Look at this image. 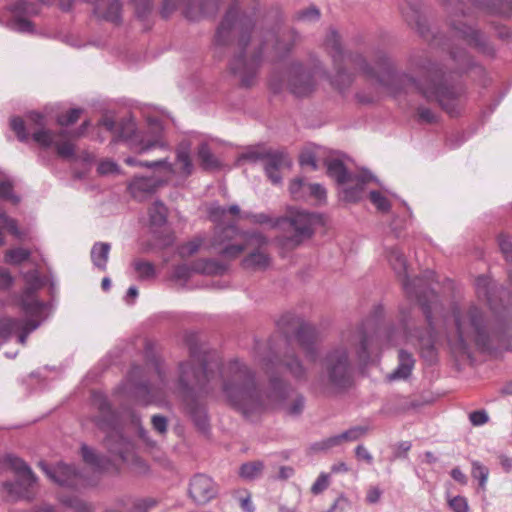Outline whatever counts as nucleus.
<instances>
[{"mask_svg":"<svg viewBox=\"0 0 512 512\" xmlns=\"http://www.w3.org/2000/svg\"><path fill=\"white\" fill-rule=\"evenodd\" d=\"M370 201L376 206L381 212H388L391 204L389 200L383 196L379 191L373 190L369 194Z\"/></svg>","mask_w":512,"mask_h":512,"instance_id":"obj_59","label":"nucleus"},{"mask_svg":"<svg viewBox=\"0 0 512 512\" xmlns=\"http://www.w3.org/2000/svg\"><path fill=\"white\" fill-rule=\"evenodd\" d=\"M91 403L97 410V414L92 417V422L98 429L106 433L104 446L112 455L126 461L128 442L119 429V413L112 407L106 394L101 391L92 392Z\"/></svg>","mask_w":512,"mask_h":512,"instance_id":"obj_7","label":"nucleus"},{"mask_svg":"<svg viewBox=\"0 0 512 512\" xmlns=\"http://www.w3.org/2000/svg\"><path fill=\"white\" fill-rule=\"evenodd\" d=\"M132 266L135 272L138 274V279L140 281L152 280L156 276L155 266L149 261L143 259H135L132 262Z\"/></svg>","mask_w":512,"mask_h":512,"instance_id":"obj_42","label":"nucleus"},{"mask_svg":"<svg viewBox=\"0 0 512 512\" xmlns=\"http://www.w3.org/2000/svg\"><path fill=\"white\" fill-rule=\"evenodd\" d=\"M60 501L64 506L74 510L75 512H94L90 503L75 495H63L61 496Z\"/></svg>","mask_w":512,"mask_h":512,"instance_id":"obj_45","label":"nucleus"},{"mask_svg":"<svg viewBox=\"0 0 512 512\" xmlns=\"http://www.w3.org/2000/svg\"><path fill=\"white\" fill-rule=\"evenodd\" d=\"M4 228H6L8 230V232L13 235L15 238L19 239V240H25L27 239L28 237V233L26 231H23V230H20L18 228V224H17V221L14 219V218H11L9 217L8 215H6L2 220H1Z\"/></svg>","mask_w":512,"mask_h":512,"instance_id":"obj_54","label":"nucleus"},{"mask_svg":"<svg viewBox=\"0 0 512 512\" xmlns=\"http://www.w3.org/2000/svg\"><path fill=\"white\" fill-rule=\"evenodd\" d=\"M9 25L13 30L21 33H33L34 31L33 23L23 16H15Z\"/></svg>","mask_w":512,"mask_h":512,"instance_id":"obj_55","label":"nucleus"},{"mask_svg":"<svg viewBox=\"0 0 512 512\" xmlns=\"http://www.w3.org/2000/svg\"><path fill=\"white\" fill-rule=\"evenodd\" d=\"M197 158L204 171H216L222 166L221 162L211 151L206 142H202L197 149Z\"/></svg>","mask_w":512,"mask_h":512,"instance_id":"obj_35","label":"nucleus"},{"mask_svg":"<svg viewBox=\"0 0 512 512\" xmlns=\"http://www.w3.org/2000/svg\"><path fill=\"white\" fill-rule=\"evenodd\" d=\"M320 221V215L306 211H290L289 215L278 218L273 226L283 229L276 238L283 249L293 250L314 234V225Z\"/></svg>","mask_w":512,"mask_h":512,"instance_id":"obj_9","label":"nucleus"},{"mask_svg":"<svg viewBox=\"0 0 512 512\" xmlns=\"http://www.w3.org/2000/svg\"><path fill=\"white\" fill-rule=\"evenodd\" d=\"M42 471L55 483L60 486L74 488L77 481L81 478L79 469L74 465H68L63 462L57 463L56 466L50 467L45 462H39Z\"/></svg>","mask_w":512,"mask_h":512,"instance_id":"obj_18","label":"nucleus"},{"mask_svg":"<svg viewBox=\"0 0 512 512\" xmlns=\"http://www.w3.org/2000/svg\"><path fill=\"white\" fill-rule=\"evenodd\" d=\"M387 260L401 280L402 287L409 298H415L427 322V327L411 328L407 322H403V329L407 339L416 345L420 357L429 365L436 363L438 349L436 347L437 331L434 316L443 310L440 296L431 287L434 277L433 271H426L423 277L410 280L407 274L406 257L398 247H390L386 250Z\"/></svg>","mask_w":512,"mask_h":512,"instance_id":"obj_4","label":"nucleus"},{"mask_svg":"<svg viewBox=\"0 0 512 512\" xmlns=\"http://www.w3.org/2000/svg\"><path fill=\"white\" fill-rule=\"evenodd\" d=\"M267 149L264 150H258L255 148H249L245 152L239 155L237 158V165H240L243 161H249L252 163H256L258 161H264V158L266 156Z\"/></svg>","mask_w":512,"mask_h":512,"instance_id":"obj_52","label":"nucleus"},{"mask_svg":"<svg viewBox=\"0 0 512 512\" xmlns=\"http://www.w3.org/2000/svg\"><path fill=\"white\" fill-rule=\"evenodd\" d=\"M287 87L284 77L280 72L273 71L269 77V88L274 94L281 93Z\"/></svg>","mask_w":512,"mask_h":512,"instance_id":"obj_61","label":"nucleus"},{"mask_svg":"<svg viewBox=\"0 0 512 512\" xmlns=\"http://www.w3.org/2000/svg\"><path fill=\"white\" fill-rule=\"evenodd\" d=\"M471 465H472V470H471L472 477L474 479L478 480L479 488H481L482 490H485L488 476H489V469L477 460L472 461Z\"/></svg>","mask_w":512,"mask_h":512,"instance_id":"obj_48","label":"nucleus"},{"mask_svg":"<svg viewBox=\"0 0 512 512\" xmlns=\"http://www.w3.org/2000/svg\"><path fill=\"white\" fill-rule=\"evenodd\" d=\"M258 4L250 10L243 9L240 0H232L217 25L213 37V54L222 60L227 50L233 47L229 60L230 72L239 78L242 88H251L263 63V54L269 42L274 41L273 49L278 58L286 57L300 35L295 29H289L282 42L273 30L256 31Z\"/></svg>","mask_w":512,"mask_h":512,"instance_id":"obj_2","label":"nucleus"},{"mask_svg":"<svg viewBox=\"0 0 512 512\" xmlns=\"http://www.w3.org/2000/svg\"><path fill=\"white\" fill-rule=\"evenodd\" d=\"M31 257V251L29 249L23 247H16L12 249H8L5 252L4 260L7 264L10 265H20L23 262H26Z\"/></svg>","mask_w":512,"mask_h":512,"instance_id":"obj_44","label":"nucleus"},{"mask_svg":"<svg viewBox=\"0 0 512 512\" xmlns=\"http://www.w3.org/2000/svg\"><path fill=\"white\" fill-rule=\"evenodd\" d=\"M340 441L337 435L328 437L326 439L314 442L310 446V450L312 452L318 453V452H327L328 450L339 446Z\"/></svg>","mask_w":512,"mask_h":512,"instance_id":"obj_53","label":"nucleus"},{"mask_svg":"<svg viewBox=\"0 0 512 512\" xmlns=\"http://www.w3.org/2000/svg\"><path fill=\"white\" fill-rule=\"evenodd\" d=\"M292 160L288 153L283 150L267 149L266 156L263 161V169L267 178L274 184L282 183L280 172L283 169H290Z\"/></svg>","mask_w":512,"mask_h":512,"instance_id":"obj_17","label":"nucleus"},{"mask_svg":"<svg viewBox=\"0 0 512 512\" xmlns=\"http://www.w3.org/2000/svg\"><path fill=\"white\" fill-rule=\"evenodd\" d=\"M416 115L420 123L433 124L437 122V116L430 108L419 106L416 109Z\"/></svg>","mask_w":512,"mask_h":512,"instance_id":"obj_64","label":"nucleus"},{"mask_svg":"<svg viewBox=\"0 0 512 512\" xmlns=\"http://www.w3.org/2000/svg\"><path fill=\"white\" fill-rule=\"evenodd\" d=\"M314 74L300 62H293L287 69V88L296 97L310 95L315 89Z\"/></svg>","mask_w":512,"mask_h":512,"instance_id":"obj_13","label":"nucleus"},{"mask_svg":"<svg viewBox=\"0 0 512 512\" xmlns=\"http://www.w3.org/2000/svg\"><path fill=\"white\" fill-rule=\"evenodd\" d=\"M293 339L296 340L308 358L314 360L317 357L316 343L319 339V331L314 325L305 322L299 327Z\"/></svg>","mask_w":512,"mask_h":512,"instance_id":"obj_24","label":"nucleus"},{"mask_svg":"<svg viewBox=\"0 0 512 512\" xmlns=\"http://www.w3.org/2000/svg\"><path fill=\"white\" fill-rule=\"evenodd\" d=\"M244 249V244L228 243L223 245V247L218 251V253L223 257L236 258L244 251Z\"/></svg>","mask_w":512,"mask_h":512,"instance_id":"obj_60","label":"nucleus"},{"mask_svg":"<svg viewBox=\"0 0 512 512\" xmlns=\"http://www.w3.org/2000/svg\"><path fill=\"white\" fill-rule=\"evenodd\" d=\"M204 396L182 398L185 410L194 426L202 433L210 430L209 416L206 405L201 401Z\"/></svg>","mask_w":512,"mask_h":512,"instance_id":"obj_20","label":"nucleus"},{"mask_svg":"<svg viewBox=\"0 0 512 512\" xmlns=\"http://www.w3.org/2000/svg\"><path fill=\"white\" fill-rule=\"evenodd\" d=\"M25 286L17 297V305L24 315L46 316L52 309L58 287L55 275L48 269L45 276H41L37 269L29 270L23 275Z\"/></svg>","mask_w":512,"mask_h":512,"instance_id":"obj_6","label":"nucleus"},{"mask_svg":"<svg viewBox=\"0 0 512 512\" xmlns=\"http://www.w3.org/2000/svg\"><path fill=\"white\" fill-rule=\"evenodd\" d=\"M149 129L153 134L152 138H147L137 132L135 124L129 122L126 126L121 127L119 137L124 140L132 150L140 154L153 148L162 147L161 135L163 127L160 120L156 118L149 119Z\"/></svg>","mask_w":512,"mask_h":512,"instance_id":"obj_10","label":"nucleus"},{"mask_svg":"<svg viewBox=\"0 0 512 512\" xmlns=\"http://www.w3.org/2000/svg\"><path fill=\"white\" fill-rule=\"evenodd\" d=\"M470 3L481 10L491 14L504 16L512 15V0H469Z\"/></svg>","mask_w":512,"mask_h":512,"instance_id":"obj_31","label":"nucleus"},{"mask_svg":"<svg viewBox=\"0 0 512 512\" xmlns=\"http://www.w3.org/2000/svg\"><path fill=\"white\" fill-rule=\"evenodd\" d=\"M321 12L315 5H311L308 8L301 9L296 12L295 18L298 21L315 23L320 20Z\"/></svg>","mask_w":512,"mask_h":512,"instance_id":"obj_50","label":"nucleus"},{"mask_svg":"<svg viewBox=\"0 0 512 512\" xmlns=\"http://www.w3.org/2000/svg\"><path fill=\"white\" fill-rule=\"evenodd\" d=\"M325 166L328 176L334 179L339 185H344L354 180V174L348 171L347 167L340 159H327Z\"/></svg>","mask_w":512,"mask_h":512,"instance_id":"obj_30","label":"nucleus"},{"mask_svg":"<svg viewBox=\"0 0 512 512\" xmlns=\"http://www.w3.org/2000/svg\"><path fill=\"white\" fill-rule=\"evenodd\" d=\"M222 0H198L195 4L193 0H182L185 4L184 16L190 21H198L204 17L215 16L220 8Z\"/></svg>","mask_w":512,"mask_h":512,"instance_id":"obj_23","label":"nucleus"},{"mask_svg":"<svg viewBox=\"0 0 512 512\" xmlns=\"http://www.w3.org/2000/svg\"><path fill=\"white\" fill-rule=\"evenodd\" d=\"M191 142L188 140H182L176 148V160L182 164V172L186 175H190L193 170V164L191 160Z\"/></svg>","mask_w":512,"mask_h":512,"instance_id":"obj_39","label":"nucleus"},{"mask_svg":"<svg viewBox=\"0 0 512 512\" xmlns=\"http://www.w3.org/2000/svg\"><path fill=\"white\" fill-rule=\"evenodd\" d=\"M290 384L283 378L271 375L267 397L274 403L283 404L289 396Z\"/></svg>","mask_w":512,"mask_h":512,"instance_id":"obj_32","label":"nucleus"},{"mask_svg":"<svg viewBox=\"0 0 512 512\" xmlns=\"http://www.w3.org/2000/svg\"><path fill=\"white\" fill-rule=\"evenodd\" d=\"M247 244H255L257 248L250 252L243 260L245 268L265 269L269 265V257L260 248L267 244V238L260 232L244 233Z\"/></svg>","mask_w":512,"mask_h":512,"instance_id":"obj_19","label":"nucleus"},{"mask_svg":"<svg viewBox=\"0 0 512 512\" xmlns=\"http://www.w3.org/2000/svg\"><path fill=\"white\" fill-rule=\"evenodd\" d=\"M94 6V12L106 21L119 24L122 20L120 0H84ZM138 18L144 20L153 9L154 0H130Z\"/></svg>","mask_w":512,"mask_h":512,"instance_id":"obj_11","label":"nucleus"},{"mask_svg":"<svg viewBox=\"0 0 512 512\" xmlns=\"http://www.w3.org/2000/svg\"><path fill=\"white\" fill-rule=\"evenodd\" d=\"M265 365L268 369L279 365L285 368L295 381L300 383L308 381V369L295 354H285L283 357L275 359L268 358Z\"/></svg>","mask_w":512,"mask_h":512,"instance_id":"obj_21","label":"nucleus"},{"mask_svg":"<svg viewBox=\"0 0 512 512\" xmlns=\"http://www.w3.org/2000/svg\"><path fill=\"white\" fill-rule=\"evenodd\" d=\"M164 184V181L156 176H135L129 183L128 189L136 197H144L153 194Z\"/></svg>","mask_w":512,"mask_h":512,"instance_id":"obj_27","label":"nucleus"},{"mask_svg":"<svg viewBox=\"0 0 512 512\" xmlns=\"http://www.w3.org/2000/svg\"><path fill=\"white\" fill-rule=\"evenodd\" d=\"M124 162L129 166H140V167H146V168H150V169H156V168H166L168 170L171 169V165L167 159H159V160H155V161H140L135 157H127V158H125Z\"/></svg>","mask_w":512,"mask_h":512,"instance_id":"obj_47","label":"nucleus"},{"mask_svg":"<svg viewBox=\"0 0 512 512\" xmlns=\"http://www.w3.org/2000/svg\"><path fill=\"white\" fill-rule=\"evenodd\" d=\"M111 245L107 242H96L91 248L90 257L93 265L100 271H106Z\"/></svg>","mask_w":512,"mask_h":512,"instance_id":"obj_37","label":"nucleus"},{"mask_svg":"<svg viewBox=\"0 0 512 512\" xmlns=\"http://www.w3.org/2000/svg\"><path fill=\"white\" fill-rule=\"evenodd\" d=\"M127 382L130 392L144 404L153 401V394L149 382L143 378V369L140 366L133 365L128 372Z\"/></svg>","mask_w":512,"mask_h":512,"instance_id":"obj_22","label":"nucleus"},{"mask_svg":"<svg viewBox=\"0 0 512 512\" xmlns=\"http://www.w3.org/2000/svg\"><path fill=\"white\" fill-rule=\"evenodd\" d=\"M352 345H356L358 361L367 365L371 360L375 336L368 333L366 323H362L350 339L333 344L323 352L320 359V377L326 387L338 392H344L352 387L354 364L349 350Z\"/></svg>","mask_w":512,"mask_h":512,"instance_id":"obj_5","label":"nucleus"},{"mask_svg":"<svg viewBox=\"0 0 512 512\" xmlns=\"http://www.w3.org/2000/svg\"><path fill=\"white\" fill-rule=\"evenodd\" d=\"M225 271L226 266L221 262L212 259H202L193 262L191 265H177L173 271V278L187 281L190 279L192 273L222 275Z\"/></svg>","mask_w":512,"mask_h":512,"instance_id":"obj_15","label":"nucleus"},{"mask_svg":"<svg viewBox=\"0 0 512 512\" xmlns=\"http://www.w3.org/2000/svg\"><path fill=\"white\" fill-rule=\"evenodd\" d=\"M167 207L160 200H156L149 208V221L151 227H162L167 222Z\"/></svg>","mask_w":512,"mask_h":512,"instance_id":"obj_40","label":"nucleus"},{"mask_svg":"<svg viewBox=\"0 0 512 512\" xmlns=\"http://www.w3.org/2000/svg\"><path fill=\"white\" fill-rule=\"evenodd\" d=\"M209 219L218 225H223L225 217L227 216V207L218 204H213L208 209Z\"/></svg>","mask_w":512,"mask_h":512,"instance_id":"obj_57","label":"nucleus"},{"mask_svg":"<svg viewBox=\"0 0 512 512\" xmlns=\"http://www.w3.org/2000/svg\"><path fill=\"white\" fill-rule=\"evenodd\" d=\"M373 176L369 172H363L358 175H354V180L351 183L354 185L343 188L341 194L342 199L346 202H357L362 198L365 185L372 180Z\"/></svg>","mask_w":512,"mask_h":512,"instance_id":"obj_28","label":"nucleus"},{"mask_svg":"<svg viewBox=\"0 0 512 512\" xmlns=\"http://www.w3.org/2000/svg\"><path fill=\"white\" fill-rule=\"evenodd\" d=\"M27 118L39 128L31 135L33 141L38 143L44 149L52 147L56 134L52 130L45 128V116L39 112L32 111L27 114Z\"/></svg>","mask_w":512,"mask_h":512,"instance_id":"obj_26","label":"nucleus"},{"mask_svg":"<svg viewBox=\"0 0 512 512\" xmlns=\"http://www.w3.org/2000/svg\"><path fill=\"white\" fill-rule=\"evenodd\" d=\"M6 462L16 474L17 479L3 482L2 488L9 496L20 498L36 483L37 477L31 467L17 456L7 455Z\"/></svg>","mask_w":512,"mask_h":512,"instance_id":"obj_12","label":"nucleus"},{"mask_svg":"<svg viewBox=\"0 0 512 512\" xmlns=\"http://www.w3.org/2000/svg\"><path fill=\"white\" fill-rule=\"evenodd\" d=\"M369 431L367 426H353L350 429L338 434L340 445L343 442H353L365 436Z\"/></svg>","mask_w":512,"mask_h":512,"instance_id":"obj_49","label":"nucleus"},{"mask_svg":"<svg viewBox=\"0 0 512 512\" xmlns=\"http://www.w3.org/2000/svg\"><path fill=\"white\" fill-rule=\"evenodd\" d=\"M238 234H240V230L238 229L235 223H229L227 225H218L216 226L212 238V246L214 248H217L225 244H228Z\"/></svg>","mask_w":512,"mask_h":512,"instance_id":"obj_36","label":"nucleus"},{"mask_svg":"<svg viewBox=\"0 0 512 512\" xmlns=\"http://www.w3.org/2000/svg\"><path fill=\"white\" fill-rule=\"evenodd\" d=\"M415 366V359L412 353L407 350L400 349L398 351V366L397 368L389 375L391 380L396 379H407Z\"/></svg>","mask_w":512,"mask_h":512,"instance_id":"obj_33","label":"nucleus"},{"mask_svg":"<svg viewBox=\"0 0 512 512\" xmlns=\"http://www.w3.org/2000/svg\"><path fill=\"white\" fill-rule=\"evenodd\" d=\"M450 28L456 37L466 41L468 45L477 49L480 53L489 57L495 56V48L480 30L455 19H450Z\"/></svg>","mask_w":512,"mask_h":512,"instance_id":"obj_14","label":"nucleus"},{"mask_svg":"<svg viewBox=\"0 0 512 512\" xmlns=\"http://www.w3.org/2000/svg\"><path fill=\"white\" fill-rule=\"evenodd\" d=\"M498 245L499 248L504 255V258L507 262H512V241L510 237L504 233L499 234L498 236Z\"/></svg>","mask_w":512,"mask_h":512,"instance_id":"obj_62","label":"nucleus"},{"mask_svg":"<svg viewBox=\"0 0 512 512\" xmlns=\"http://www.w3.org/2000/svg\"><path fill=\"white\" fill-rule=\"evenodd\" d=\"M11 11L15 16H34L39 13V7L27 0H16L11 6Z\"/></svg>","mask_w":512,"mask_h":512,"instance_id":"obj_46","label":"nucleus"},{"mask_svg":"<svg viewBox=\"0 0 512 512\" xmlns=\"http://www.w3.org/2000/svg\"><path fill=\"white\" fill-rule=\"evenodd\" d=\"M454 322L457 341L461 348H466V334H471L475 345L482 351L492 349V336L489 328V318L476 305H470L465 312L454 311Z\"/></svg>","mask_w":512,"mask_h":512,"instance_id":"obj_8","label":"nucleus"},{"mask_svg":"<svg viewBox=\"0 0 512 512\" xmlns=\"http://www.w3.org/2000/svg\"><path fill=\"white\" fill-rule=\"evenodd\" d=\"M422 7L421 0H403L400 11L404 21L430 45L447 49L456 65L454 70H448L442 64L433 61L426 50H414L408 58V68L421 74L423 81L409 73L399 72L392 59L383 50H377L374 54L376 69L363 54L344 51L339 33L336 29L330 28L325 46L335 69L331 84L341 93L352 85L354 74L346 68L349 63L367 79L376 81L393 94L407 92L413 88L427 101H435L450 117H459L468 99V90L461 80L462 75L469 70H475L477 74L484 75L485 69L474 63L473 58L464 48L454 46L449 38L434 31Z\"/></svg>","mask_w":512,"mask_h":512,"instance_id":"obj_1","label":"nucleus"},{"mask_svg":"<svg viewBox=\"0 0 512 512\" xmlns=\"http://www.w3.org/2000/svg\"><path fill=\"white\" fill-rule=\"evenodd\" d=\"M304 323L305 321L298 315L287 312L283 314L277 321V327L281 334L284 336L287 344H289L293 337L297 334L299 327Z\"/></svg>","mask_w":512,"mask_h":512,"instance_id":"obj_29","label":"nucleus"},{"mask_svg":"<svg viewBox=\"0 0 512 512\" xmlns=\"http://www.w3.org/2000/svg\"><path fill=\"white\" fill-rule=\"evenodd\" d=\"M264 469V463L262 461H251L243 463L239 468V476L244 480H254L261 476Z\"/></svg>","mask_w":512,"mask_h":512,"instance_id":"obj_43","label":"nucleus"},{"mask_svg":"<svg viewBox=\"0 0 512 512\" xmlns=\"http://www.w3.org/2000/svg\"><path fill=\"white\" fill-rule=\"evenodd\" d=\"M475 288L478 298L494 310L497 307V294L502 287L490 277L480 275L475 280Z\"/></svg>","mask_w":512,"mask_h":512,"instance_id":"obj_25","label":"nucleus"},{"mask_svg":"<svg viewBox=\"0 0 512 512\" xmlns=\"http://www.w3.org/2000/svg\"><path fill=\"white\" fill-rule=\"evenodd\" d=\"M26 318L23 320V324L19 327L18 331V342L22 345L26 344L27 338L30 333L35 331L46 319V316H31L25 315Z\"/></svg>","mask_w":512,"mask_h":512,"instance_id":"obj_38","label":"nucleus"},{"mask_svg":"<svg viewBox=\"0 0 512 512\" xmlns=\"http://www.w3.org/2000/svg\"><path fill=\"white\" fill-rule=\"evenodd\" d=\"M23 320L24 319L13 317L0 318V339L4 341L8 340L18 331L19 327L23 324Z\"/></svg>","mask_w":512,"mask_h":512,"instance_id":"obj_41","label":"nucleus"},{"mask_svg":"<svg viewBox=\"0 0 512 512\" xmlns=\"http://www.w3.org/2000/svg\"><path fill=\"white\" fill-rule=\"evenodd\" d=\"M82 113V109L80 108H72L67 113L58 115L57 117V123L60 126H70L77 122L80 115Z\"/></svg>","mask_w":512,"mask_h":512,"instance_id":"obj_58","label":"nucleus"},{"mask_svg":"<svg viewBox=\"0 0 512 512\" xmlns=\"http://www.w3.org/2000/svg\"><path fill=\"white\" fill-rule=\"evenodd\" d=\"M0 198L8 200L15 205L21 200L20 197L14 193L13 185L9 181L0 182Z\"/></svg>","mask_w":512,"mask_h":512,"instance_id":"obj_56","label":"nucleus"},{"mask_svg":"<svg viewBox=\"0 0 512 512\" xmlns=\"http://www.w3.org/2000/svg\"><path fill=\"white\" fill-rule=\"evenodd\" d=\"M308 182L303 178H295L289 186L290 193L295 200L304 199L303 188H306Z\"/></svg>","mask_w":512,"mask_h":512,"instance_id":"obj_63","label":"nucleus"},{"mask_svg":"<svg viewBox=\"0 0 512 512\" xmlns=\"http://www.w3.org/2000/svg\"><path fill=\"white\" fill-rule=\"evenodd\" d=\"M10 128L16 134L20 142H27L29 140V133L26 129L24 120L20 116H14L10 119Z\"/></svg>","mask_w":512,"mask_h":512,"instance_id":"obj_51","label":"nucleus"},{"mask_svg":"<svg viewBox=\"0 0 512 512\" xmlns=\"http://www.w3.org/2000/svg\"><path fill=\"white\" fill-rule=\"evenodd\" d=\"M188 493L196 504L204 505L217 496L218 488L211 477L196 474L190 480Z\"/></svg>","mask_w":512,"mask_h":512,"instance_id":"obj_16","label":"nucleus"},{"mask_svg":"<svg viewBox=\"0 0 512 512\" xmlns=\"http://www.w3.org/2000/svg\"><path fill=\"white\" fill-rule=\"evenodd\" d=\"M186 342L190 359L178 365L176 389L182 398L207 396L213 391L210 380L213 366L221 371L222 391L229 404L246 417L264 407V398L259 389L255 373L244 363L235 359L222 369L215 352H208L197 341L194 334Z\"/></svg>","mask_w":512,"mask_h":512,"instance_id":"obj_3","label":"nucleus"},{"mask_svg":"<svg viewBox=\"0 0 512 512\" xmlns=\"http://www.w3.org/2000/svg\"><path fill=\"white\" fill-rule=\"evenodd\" d=\"M81 456L85 463L99 471H106L113 465L108 457L97 454L94 449L86 444L81 446Z\"/></svg>","mask_w":512,"mask_h":512,"instance_id":"obj_34","label":"nucleus"}]
</instances>
